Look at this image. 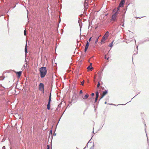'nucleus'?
<instances>
[{"label":"nucleus","instance_id":"obj_13","mask_svg":"<svg viewBox=\"0 0 149 149\" xmlns=\"http://www.w3.org/2000/svg\"><path fill=\"white\" fill-rule=\"evenodd\" d=\"M50 104L48 103L47 105V109L48 110L50 109Z\"/></svg>","mask_w":149,"mask_h":149},{"label":"nucleus","instance_id":"obj_4","mask_svg":"<svg viewBox=\"0 0 149 149\" xmlns=\"http://www.w3.org/2000/svg\"><path fill=\"white\" fill-rule=\"evenodd\" d=\"M89 46V43L88 41L87 42L86 45L85 46V49L84 52H86L87 50L88 49V48Z\"/></svg>","mask_w":149,"mask_h":149},{"label":"nucleus","instance_id":"obj_36","mask_svg":"<svg viewBox=\"0 0 149 149\" xmlns=\"http://www.w3.org/2000/svg\"><path fill=\"white\" fill-rule=\"evenodd\" d=\"M101 36L100 35V36H98V37H99V36Z\"/></svg>","mask_w":149,"mask_h":149},{"label":"nucleus","instance_id":"obj_30","mask_svg":"<svg viewBox=\"0 0 149 149\" xmlns=\"http://www.w3.org/2000/svg\"><path fill=\"white\" fill-rule=\"evenodd\" d=\"M92 64V63H91L90 64V65L91 66Z\"/></svg>","mask_w":149,"mask_h":149},{"label":"nucleus","instance_id":"obj_16","mask_svg":"<svg viewBox=\"0 0 149 149\" xmlns=\"http://www.w3.org/2000/svg\"><path fill=\"white\" fill-rule=\"evenodd\" d=\"M84 7H86V8H87V6H88V4L86 3V2H84Z\"/></svg>","mask_w":149,"mask_h":149},{"label":"nucleus","instance_id":"obj_3","mask_svg":"<svg viewBox=\"0 0 149 149\" xmlns=\"http://www.w3.org/2000/svg\"><path fill=\"white\" fill-rule=\"evenodd\" d=\"M118 11H116L112 16L111 20L115 21L116 19L117 15H118Z\"/></svg>","mask_w":149,"mask_h":149},{"label":"nucleus","instance_id":"obj_32","mask_svg":"<svg viewBox=\"0 0 149 149\" xmlns=\"http://www.w3.org/2000/svg\"><path fill=\"white\" fill-rule=\"evenodd\" d=\"M109 57H108V58H107V60H108L109 59Z\"/></svg>","mask_w":149,"mask_h":149},{"label":"nucleus","instance_id":"obj_29","mask_svg":"<svg viewBox=\"0 0 149 149\" xmlns=\"http://www.w3.org/2000/svg\"><path fill=\"white\" fill-rule=\"evenodd\" d=\"M104 58H105V59H106V58H107L106 55H105V57Z\"/></svg>","mask_w":149,"mask_h":149},{"label":"nucleus","instance_id":"obj_22","mask_svg":"<svg viewBox=\"0 0 149 149\" xmlns=\"http://www.w3.org/2000/svg\"><path fill=\"white\" fill-rule=\"evenodd\" d=\"M51 93L50 94V95L49 97V99H51Z\"/></svg>","mask_w":149,"mask_h":149},{"label":"nucleus","instance_id":"obj_17","mask_svg":"<svg viewBox=\"0 0 149 149\" xmlns=\"http://www.w3.org/2000/svg\"><path fill=\"white\" fill-rule=\"evenodd\" d=\"M100 85V84L99 82H98V84L97 85V87L98 89L99 88V87Z\"/></svg>","mask_w":149,"mask_h":149},{"label":"nucleus","instance_id":"obj_9","mask_svg":"<svg viewBox=\"0 0 149 149\" xmlns=\"http://www.w3.org/2000/svg\"><path fill=\"white\" fill-rule=\"evenodd\" d=\"M109 36V33L108 31H107L104 35L103 37H108Z\"/></svg>","mask_w":149,"mask_h":149},{"label":"nucleus","instance_id":"obj_38","mask_svg":"<svg viewBox=\"0 0 149 149\" xmlns=\"http://www.w3.org/2000/svg\"><path fill=\"white\" fill-rule=\"evenodd\" d=\"M100 91V90H99Z\"/></svg>","mask_w":149,"mask_h":149},{"label":"nucleus","instance_id":"obj_26","mask_svg":"<svg viewBox=\"0 0 149 149\" xmlns=\"http://www.w3.org/2000/svg\"><path fill=\"white\" fill-rule=\"evenodd\" d=\"M91 38H90L89 40V42H90V41L91 40Z\"/></svg>","mask_w":149,"mask_h":149},{"label":"nucleus","instance_id":"obj_6","mask_svg":"<svg viewBox=\"0 0 149 149\" xmlns=\"http://www.w3.org/2000/svg\"><path fill=\"white\" fill-rule=\"evenodd\" d=\"M108 93V91H107L106 90L104 91H103V93L101 95V98H102V97L105 95H106Z\"/></svg>","mask_w":149,"mask_h":149},{"label":"nucleus","instance_id":"obj_27","mask_svg":"<svg viewBox=\"0 0 149 149\" xmlns=\"http://www.w3.org/2000/svg\"><path fill=\"white\" fill-rule=\"evenodd\" d=\"M81 36H85V35H81Z\"/></svg>","mask_w":149,"mask_h":149},{"label":"nucleus","instance_id":"obj_5","mask_svg":"<svg viewBox=\"0 0 149 149\" xmlns=\"http://www.w3.org/2000/svg\"><path fill=\"white\" fill-rule=\"evenodd\" d=\"M124 3H125V0H121V1L120 3L119 6L120 7H122V6H123L124 5Z\"/></svg>","mask_w":149,"mask_h":149},{"label":"nucleus","instance_id":"obj_2","mask_svg":"<svg viewBox=\"0 0 149 149\" xmlns=\"http://www.w3.org/2000/svg\"><path fill=\"white\" fill-rule=\"evenodd\" d=\"M39 90L41 91H42L44 93V86L42 83H40L39 85Z\"/></svg>","mask_w":149,"mask_h":149},{"label":"nucleus","instance_id":"obj_33","mask_svg":"<svg viewBox=\"0 0 149 149\" xmlns=\"http://www.w3.org/2000/svg\"><path fill=\"white\" fill-rule=\"evenodd\" d=\"M97 40H98V39H97V40H96V42L97 41Z\"/></svg>","mask_w":149,"mask_h":149},{"label":"nucleus","instance_id":"obj_10","mask_svg":"<svg viewBox=\"0 0 149 149\" xmlns=\"http://www.w3.org/2000/svg\"><path fill=\"white\" fill-rule=\"evenodd\" d=\"M120 6H119L118 7H117V8H115V9H114L113 11H118V13H119V9H120Z\"/></svg>","mask_w":149,"mask_h":149},{"label":"nucleus","instance_id":"obj_20","mask_svg":"<svg viewBox=\"0 0 149 149\" xmlns=\"http://www.w3.org/2000/svg\"><path fill=\"white\" fill-rule=\"evenodd\" d=\"M84 81H82L81 82V85H84Z\"/></svg>","mask_w":149,"mask_h":149},{"label":"nucleus","instance_id":"obj_15","mask_svg":"<svg viewBox=\"0 0 149 149\" xmlns=\"http://www.w3.org/2000/svg\"><path fill=\"white\" fill-rule=\"evenodd\" d=\"M113 42H112L111 43H110L109 45V46L110 47H112L113 46Z\"/></svg>","mask_w":149,"mask_h":149},{"label":"nucleus","instance_id":"obj_14","mask_svg":"<svg viewBox=\"0 0 149 149\" xmlns=\"http://www.w3.org/2000/svg\"><path fill=\"white\" fill-rule=\"evenodd\" d=\"M106 40V38H102V39L101 40V42L102 43L104 42V41Z\"/></svg>","mask_w":149,"mask_h":149},{"label":"nucleus","instance_id":"obj_1","mask_svg":"<svg viewBox=\"0 0 149 149\" xmlns=\"http://www.w3.org/2000/svg\"><path fill=\"white\" fill-rule=\"evenodd\" d=\"M40 72V77L41 78L44 77L47 73V70L46 67H42L39 70Z\"/></svg>","mask_w":149,"mask_h":149},{"label":"nucleus","instance_id":"obj_31","mask_svg":"<svg viewBox=\"0 0 149 149\" xmlns=\"http://www.w3.org/2000/svg\"><path fill=\"white\" fill-rule=\"evenodd\" d=\"M89 149H93V148L92 147H91Z\"/></svg>","mask_w":149,"mask_h":149},{"label":"nucleus","instance_id":"obj_7","mask_svg":"<svg viewBox=\"0 0 149 149\" xmlns=\"http://www.w3.org/2000/svg\"><path fill=\"white\" fill-rule=\"evenodd\" d=\"M15 73H16V74H17L18 77L19 78L20 77H21V74L22 73V72L21 71H19V72H15Z\"/></svg>","mask_w":149,"mask_h":149},{"label":"nucleus","instance_id":"obj_34","mask_svg":"<svg viewBox=\"0 0 149 149\" xmlns=\"http://www.w3.org/2000/svg\"><path fill=\"white\" fill-rule=\"evenodd\" d=\"M50 132H51H51H52V131H51H51H50Z\"/></svg>","mask_w":149,"mask_h":149},{"label":"nucleus","instance_id":"obj_35","mask_svg":"<svg viewBox=\"0 0 149 149\" xmlns=\"http://www.w3.org/2000/svg\"><path fill=\"white\" fill-rule=\"evenodd\" d=\"M95 77H94V79H95Z\"/></svg>","mask_w":149,"mask_h":149},{"label":"nucleus","instance_id":"obj_12","mask_svg":"<svg viewBox=\"0 0 149 149\" xmlns=\"http://www.w3.org/2000/svg\"><path fill=\"white\" fill-rule=\"evenodd\" d=\"M89 96V95L88 94H86V95L84 96V97H83V99H86Z\"/></svg>","mask_w":149,"mask_h":149},{"label":"nucleus","instance_id":"obj_18","mask_svg":"<svg viewBox=\"0 0 149 149\" xmlns=\"http://www.w3.org/2000/svg\"><path fill=\"white\" fill-rule=\"evenodd\" d=\"M25 52H27V44H26V46H25Z\"/></svg>","mask_w":149,"mask_h":149},{"label":"nucleus","instance_id":"obj_8","mask_svg":"<svg viewBox=\"0 0 149 149\" xmlns=\"http://www.w3.org/2000/svg\"><path fill=\"white\" fill-rule=\"evenodd\" d=\"M96 98L95 99V102H96L97 101V100L99 97V91L98 90L97 91H96Z\"/></svg>","mask_w":149,"mask_h":149},{"label":"nucleus","instance_id":"obj_25","mask_svg":"<svg viewBox=\"0 0 149 149\" xmlns=\"http://www.w3.org/2000/svg\"><path fill=\"white\" fill-rule=\"evenodd\" d=\"M94 94L93 93H92L91 94V95L92 96H94Z\"/></svg>","mask_w":149,"mask_h":149},{"label":"nucleus","instance_id":"obj_19","mask_svg":"<svg viewBox=\"0 0 149 149\" xmlns=\"http://www.w3.org/2000/svg\"><path fill=\"white\" fill-rule=\"evenodd\" d=\"M24 34L25 36H26V30H25L24 31Z\"/></svg>","mask_w":149,"mask_h":149},{"label":"nucleus","instance_id":"obj_23","mask_svg":"<svg viewBox=\"0 0 149 149\" xmlns=\"http://www.w3.org/2000/svg\"><path fill=\"white\" fill-rule=\"evenodd\" d=\"M49 145H47V149H49Z\"/></svg>","mask_w":149,"mask_h":149},{"label":"nucleus","instance_id":"obj_11","mask_svg":"<svg viewBox=\"0 0 149 149\" xmlns=\"http://www.w3.org/2000/svg\"><path fill=\"white\" fill-rule=\"evenodd\" d=\"M93 68L92 66H89L87 67V69L88 70L91 71L92 70Z\"/></svg>","mask_w":149,"mask_h":149},{"label":"nucleus","instance_id":"obj_24","mask_svg":"<svg viewBox=\"0 0 149 149\" xmlns=\"http://www.w3.org/2000/svg\"><path fill=\"white\" fill-rule=\"evenodd\" d=\"M83 93L82 91V90H81L79 92L80 94H81Z\"/></svg>","mask_w":149,"mask_h":149},{"label":"nucleus","instance_id":"obj_37","mask_svg":"<svg viewBox=\"0 0 149 149\" xmlns=\"http://www.w3.org/2000/svg\"><path fill=\"white\" fill-rule=\"evenodd\" d=\"M59 106H60V105H58V107H59Z\"/></svg>","mask_w":149,"mask_h":149},{"label":"nucleus","instance_id":"obj_28","mask_svg":"<svg viewBox=\"0 0 149 149\" xmlns=\"http://www.w3.org/2000/svg\"><path fill=\"white\" fill-rule=\"evenodd\" d=\"M144 17H145V16H142V17H140V18L139 17V19H140V18H141Z\"/></svg>","mask_w":149,"mask_h":149},{"label":"nucleus","instance_id":"obj_21","mask_svg":"<svg viewBox=\"0 0 149 149\" xmlns=\"http://www.w3.org/2000/svg\"><path fill=\"white\" fill-rule=\"evenodd\" d=\"M51 102V99H49V102H48V103L50 104Z\"/></svg>","mask_w":149,"mask_h":149}]
</instances>
